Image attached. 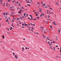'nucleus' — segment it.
<instances>
[{"label":"nucleus","instance_id":"nucleus-63","mask_svg":"<svg viewBox=\"0 0 61 61\" xmlns=\"http://www.w3.org/2000/svg\"><path fill=\"white\" fill-rule=\"evenodd\" d=\"M30 1H31V2H32V1L31 0H30Z\"/></svg>","mask_w":61,"mask_h":61},{"label":"nucleus","instance_id":"nucleus-32","mask_svg":"<svg viewBox=\"0 0 61 61\" xmlns=\"http://www.w3.org/2000/svg\"><path fill=\"white\" fill-rule=\"evenodd\" d=\"M29 3V1L28 0V2L27 3V4H28Z\"/></svg>","mask_w":61,"mask_h":61},{"label":"nucleus","instance_id":"nucleus-9","mask_svg":"<svg viewBox=\"0 0 61 61\" xmlns=\"http://www.w3.org/2000/svg\"><path fill=\"white\" fill-rule=\"evenodd\" d=\"M3 39H4V38H5V36H3Z\"/></svg>","mask_w":61,"mask_h":61},{"label":"nucleus","instance_id":"nucleus-1","mask_svg":"<svg viewBox=\"0 0 61 61\" xmlns=\"http://www.w3.org/2000/svg\"><path fill=\"white\" fill-rule=\"evenodd\" d=\"M43 36L44 38H46V35H43Z\"/></svg>","mask_w":61,"mask_h":61},{"label":"nucleus","instance_id":"nucleus-64","mask_svg":"<svg viewBox=\"0 0 61 61\" xmlns=\"http://www.w3.org/2000/svg\"><path fill=\"white\" fill-rule=\"evenodd\" d=\"M34 20H36V19L35 18L34 19Z\"/></svg>","mask_w":61,"mask_h":61},{"label":"nucleus","instance_id":"nucleus-10","mask_svg":"<svg viewBox=\"0 0 61 61\" xmlns=\"http://www.w3.org/2000/svg\"><path fill=\"white\" fill-rule=\"evenodd\" d=\"M7 20H6V22H8V19H7Z\"/></svg>","mask_w":61,"mask_h":61},{"label":"nucleus","instance_id":"nucleus-16","mask_svg":"<svg viewBox=\"0 0 61 61\" xmlns=\"http://www.w3.org/2000/svg\"><path fill=\"white\" fill-rule=\"evenodd\" d=\"M25 26H27V25L26 24H25Z\"/></svg>","mask_w":61,"mask_h":61},{"label":"nucleus","instance_id":"nucleus-7","mask_svg":"<svg viewBox=\"0 0 61 61\" xmlns=\"http://www.w3.org/2000/svg\"><path fill=\"white\" fill-rule=\"evenodd\" d=\"M31 18L32 19H31V20H32V19H33V18H32V16H31Z\"/></svg>","mask_w":61,"mask_h":61},{"label":"nucleus","instance_id":"nucleus-57","mask_svg":"<svg viewBox=\"0 0 61 61\" xmlns=\"http://www.w3.org/2000/svg\"><path fill=\"white\" fill-rule=\"evenodd\" d=\"M47 38L48 39V38H49L48 37H47Z\"/></svg>","mask_w":61,"mask_h":61},{"label":"nucleus","instance_id":"nucleus-48","mask_svg":"<svg viewBox=\"0 0 61 61\" xmlns=\"http://www.w3.org/2000/svg\"><path fill=\"white\" fill-rule=\"evenodd\" d=\"M13 19H14V20H15V18H13Z\"/></svg>","mask_w":61,"mask_h":61},{"label":"nucleus","instance_id":"nucleus-44","mask_svg":"<svg viewBox=\"0 0 61 61\" xmlns=\"http://www.w3.org/2000/svg\"><path fill=\"white\" fill-rule=\"evenodd\" d=\"M17 56L16 55H15V57H17V56Z\"/></svg>","mask_w":61,"mask_h":61},{"label":"nucleus","instance_id":"nucleus-30","mask_svg":"<svg viewBox=\"0 0 61 61\" xmlns=\"http://www.w3.org/2000/svg\"><path fill=\"white\" fill-rule=\"evenodd\" d=\"M41 3L43 5H44V4H43V1H41Z\"/></svg>","mask_w":61,"mask_h":61},{"label":"nucleus","instance_id":"nucleus-45","mask_svg":"<svg viewBox=\"0 0 61 61\" xmlns=\"http://www.w3.org/2000/svg\"><path fill=\"white\" fill-rule=\"evenodd\" d=\"M37 4H39V3L38 2H37Z\"/></svg>","mask_w":61,"mask_h":61},{"label":"nucleus","instance_id":"nucleus-59","mask_svg":"<svg viewBox=\"0 0 61 61\" xmlns=\"http://www.w3.org/2000/svg\"><path fill=\"white\" fill-rule=\"evenodd\" d=\"M29 31H31V30H30V29H29Z\"/></svg>","mask_w":61,"mask_h":61},{"label":"nucleus","instance_id":"nucleus-39","mask_svg":"<svg viewBox=\"0 0 61 61\" xmlns=\"http://www.w3.org/2000/svg\"><path fill=\"white\" fill-rule=\"evenodd\" d=\"M48 16L49 18H50V16H49V15Z\"/></svg>","mask_w":61,"mask_h":61},{"label":"nucleus","instance_id":"nucleus-60","mask_svg":"<svg viewBox=\"0 0 61 61\" xmlns=\"http://www.w3.org/2000/svg\"><path fill=\"white\" fill-rule=\"evenodd\" d=\"M42 28V29H43L44 28Z\"/></svg>","mask_w":61,"mask_h":61},{"label":"nucleus","instance_id":"nucleus-46","mask_svg":"<svg viewBox=\"0 0 61 61\" xmlns=\"http://www.w3.org/2000/svg\"><path fill=\"white\" fill-rule=\"evenodd\" d=\"M22 17H23L24 18V17H24V16H22Z\"/></svg>","mask_w":61,"mask_h":61},{"label":"nucleus","instance_id":"nucleus-21","mask_svg":"<svg viewBox=\"0 0 61 61\" xmlns=\"http://www.w3.org/2000/svg\"><path fill=\"white\" fill-rule=\"evenodd\" d=\"M17 20H20V19H19V18H17Z\"/></svg>","mask_w":61,"mask_h":61},{"label":"nucleus","instance_id":"nucleus-31","mask_svg":"<svg viewBox=\"0 0 61 61\" xmlns=\"http://www.w3.org/2000/svg\"><path fill=\"white\" fill-rule=\"evenodd\" d=\"M45 5H46V3H45L44 4H43V5H44V6H45Z\"/></svg>","mask_w":61,"mask_h":61},{"label":"nucleus","instance_id":"nucleus-27","mask_svg":"<svg viewBox=\"0 0 61 61\" xmlns=\"http://www.w3.org/2000/svg\"><path fill=\"white\" fill-rule=\"evenodd\" d=\"M32 25H33V26H35V24H33Z\"/></svg>","mask_w":61,"mask_h":61},{"label":"nucleus","instance_id":"nucleus-34","mask_svg":"<svg viewBox=\"0 0 61 61\" xmlns=\"http://www.w3.org/2000/svg\"><path fill=\"white\" fill-rule=\"evenodd\" d=\"M22 25H24V24H23V23H22Z\"/></svg>","mask_w":61,"mask_h":61},{"label":"nucleus","instance_id":"nucleus-38","mask_svg":"<svg viewBox=\"0 0 61 61\" xmlns=\"http://www.w3.org/2000/svg\"><path fill=\"white\" fill-rule=\"evenodd\" d=\"M16 3L17 4H18V3H19L18 2V1Z\"/></svg>","mask_w":61,"mask_h":61},{"label":"nucleus","instance_id":"nucleus-18","mask_svg":"<svg viewBox=\"0 0 61 61\" xmlns=\"http://www.w3.org/2000/svg\"><path fill=\"white\" fill-rule=\"evenodd\" d=\"M27 5H29V6H30V5H29V4H28Z\"/></svg>","mask_w":61,"mask_h":61},{"label":"nucleus","instance_id":"nucleus-54","mask_svg":"<svg viewBox=\"0 0 61 61\" xmlns=\"http://www.w3.org/2000/svg\"><path fill=\"white\" fill-rule=\"evenodd\" d=\"M40 9V10H42V9Z\"/></svg>","mask_w":61,"mask_h":61},{"label":"nucleus","instance_id":"nucleus-11","mask_svg":"<svg viewBox=\"0 0 61 61\" xmlns=\"http://www.w3.org/2000/svg\"><path fill=\"white\" fill-rule=\"evenodd\" d=\"M41 31L42 32H44V31H43V30H41Z\"/></svg>","mask_w":61,"mask_h":61},{"label":"nucleus","instance_id":"nucleus-62","mask_svg":"<svg viewBox=\"0 0 61 61\" xmlns=\"http://www.w3.org/2000/svg\"><path fill=\"white\" fill-rule=\"evenodd\" d=\"M33 12H35V11L34 10L33 11Z\"/></svg>","mask_w":61,"mask_h":61},{"label":"nucleus","instance_id":"nucleus-58","mask_svg":"<svg viewBox=\"0 0 61 61\" xmlns=\"http://www.w3.org/2000/svg\"><path fill=\"white\" fill-rule=\"evenodd\" d=\"M12 22H14V20H12Z\"/></svg>","mask_w":61,"mask_h":61},{"label":"nucleus","instance_id":"nucleus-56","mask_svg":"<svg viewBox=\"0 0 61 61\" xmlns=\"http://www.w3.org/2000/svg\"><path fill=\"white\" fill-rule=\"evenodd\" d=\"M47 14H49V13L48 12H47Z\"/></svg>","mask_w":61,"mask_h":61},{"label":"nucleus","instance_id":"nucleus-26","mask_svg":"<svg viewBox=\"0 0 61 61\" xmlns=\"http://www.w3.org/2000/svg\"><path fill=\"white\" fill-rule=\"evenodd\" d=\"M50 27L51 28H52V26L51 25V26H50Z\"/></svg>","mask_w":61,"mask_h":61},{"label":"nucleus","instance_id":"nucleus-36","mask_svg":"<svg viewBox=\"0 0 61 61\" xmlns=\"http://www.w3.org/2000/svg\"><path fill=\"white\" fill-rule=\"evenodd\" d=\"M28 19H30V20H31L30 18L29 17H28Z\"/></svg>","mask_w":61,"mask_h":61},{"label":"nucleus","instance_id":"nucleus-50","mask_svg":"<svg viewBox=\"0 0 61 61\" xmlns=\"http://www.w3.org/2000/svg\"><path fill=\"white\" fill-rule=\"evenodd\" d=\"M48 11H49V10H47V12H48Z\"/></svg>","mask_w":61,"mask_h":61},{"label":"nucleus","instance_id":"nucleus-14","mask_svg":"<svg viewBox=\"0 0 61 61\" xmlns=\"http://www.w3.org/2000/svg\"><path fill=\"white\" fill-rule=\"evenodd\" d=\"M56 4L57 5H59V4H58V3H56Z\"/></svg>","mask_w":61,"mask_h":61},{"label":"nucleus","instance_id":"nucleus-22","mask_svg":"<svg viewBox=\"0 0 61 61\" xmlns=\"http://www.w3.org/2000/svg\"><path fill=\"white\" fill-rule=\"evenodd\" d=\"M3 15H5V13H3Z\"/></svg>","mask_w":61,"mask_h":61},{"label":"nucleus","instance_id":"nucleus-37","mask_svg":"<svg viewBox=\"0 0 61 61\" xmlns=\"http://www.w3.org/2000/svg\"><path fill=\"white\" fill-rule=\"evenodd\" d=\"M21 7L22 8V9H24V8L23 7V6H22Z\"/></svg>","mask_w":61,"mask_h":61},{"label":"nucleus","instance_id":"nucleus-49","mask_svg":"<svg viewBox=\"0 0 61 61\" xmlns=\"http://www.w3.org/2000/svg\"><path fill=\"white\" fill-rule=\"evenodd\" d=\"M54 50H55V47H54Z\"/></svg>","mask_w":61,"mask_h":61},{"label":"nucleus","instance_id":"nucleus-4","mask_svg":"<svg viewBox=\"0 0 61 61\" xmlns=\"http://www.w3.org/2000/svg\"><path fill=\"white\" fill-rule=\"evenodd\" d=\"M2 1H3V0H0V2H1V3H2Z\"/></svg>","mask_w":61,"mask_h":61},{"label":"nucleus","instance_id":"nucleus-15","mask_svg":"<svg viewBox=\"0 0 61 61\" xmlns=\"http://www.w3.org/2000/svg\"><path fill=\"white\" fill-rule=\"evenodd\" d=\"M17 58H18V57L17 56L16 57H15V59H17Z\"/></svg>","mask_w":61,"mask_h":61},{"label":"nucleus","instance_id":"nucleus-43","mask_svg":"<svg viewBox=\"0 0 61 61\" xmlns=\"http://www.w3.org/2000/svg\"><path fill=\"white\" fill-rule=\"evenodd\" d=\"M49 13L50 14H51V13H50V11H49Z\"/></svg>","mask_w":61,"mask_h":61},{"label":"nucleus","instance_id":"nucleus-28","mask_svg":"<svg viewBox=\"0 0 61 61\" xmlns=\"http://www.w3.org/2000/svg\"><path fill=\"white\" fill-rule=\"evenodd\" d=\"M42 11V10H39V11L40 12H41Z\"/></svg>","mask_w":61,"mask_h":61},{"label":"nucleus","instance_id":"nucleus-3","mask_svg":"<svg viewBox=\"0 0 61 61\" xmlns=\"http://www.w3.org/2000/svg\"><path fill=\"white\" fill-rule=\"evenodd\" d=\"M21 11H22V12H24V10H20V13L21 12Z\"/></svg>","mask_w":61,"mask_h":61},{"label":"nucleus","instance_id":"nucleus-33","mask_svg":"<svg viewBox=\"0 0 61 61\" xmlns=\"http://www.w3.org/2000/svg\"><path fill=\"white\" fill-rule=\"evenodd\" d=\"M46 7H45V8H47V7L45 6Z\"/></svg>","mask_w":61,"mask_h":61},{"label":"nucleus","instance_id":"nucleus-6","mask_svg":"<svg viewBox=\"0 0 61 61\" xmlns=\"http://www.w3.org/2000/svg\"><path fill=\"white\" fill-rule=\"evenodd\" d=\"M42 15H42V14H41L40 15V17H41V16H42Z\"/></svg>","mask_w":61,"mask_h":61},{"label":"nucleus","instance_id":"nucleus-35","mask_svg":"<svg viewBox=\"0 0 61 61\" xmlns=\"http://www.w3.org/2000/svg\"><path fill=\"white\" fill-rule=\"evenodd\" d=\"M13 55H14V56H15V53H13Z\"/></svg>","mask_w":61,"mask_h":61},{"label":"nucleus","instance_id":"nucleus-51","mask_svg":"<svg viewBox=\"0 0 61 61\" xmlns=\"http://www.w3.org/2000/svg\"><path fill=\"white\" fill-rule=\"evenodd\" d=\"M20 24H21V22L20 23Z\"/></svg>","mask_w":61,"mask_h":61},{"label":"nucleus","instance_id":"nucleus-47","mask_svg":"<svg viewBox=\"0 0 61 61\" xmlns=\"http://www.w3.org/2000/svg\"><path fill=\"white\" fill-rule=\"evenodd\" d=\"M36 15L37 16H38V15H37V14H36Z\"/></svg>","mask_w":61,"mask_h":61},{"label":"nucleus","instance_id":"nucleus-13","mask_svg":"<svg viewBox=\"0 0 61 61\" xmlns=\"http://www.w3.org/2000/svg\"><path fill=\"white\" fill-rule=\"evenodd\" d=\"M42 15H45V14H44V13H42Z\"/></svg>","mask_w":61,"mask_h":61},{"label":"nucleus","instance_id":"nucleus-17","mask_svg":"<svg viewBox=\"0 0 61 61\" xmlns=\"http://www.w3.org/2000/svg\"><path fill=\"white\" fill-rule=\"evenodd\" d=\"M8 2H10L11 0H8Z\"/></svg>","mask_w":61,"mask_h":61},{"label":"nucleus","instance_id":"nucleus-8","mask_svg":"<svg viewBox=\"0 0 61 61\" xmlns=\"http://www.w3.org/2000/svg\"><path fill=\"white\" fill-rule=\"evenodd\" d=\"M25 15H26L25 13L24 14V16H25Z\"/></svg>","mask_w":61,"mask_h":61},{"label":"nucleus","instance_id":"nucleus-20","mask_svg":"<svg viewBox=\"0 0 61 61\" xmlns=\"http://www.w3.org/2000/svg\"><path fill=\"white\" fill-rule=\"evenodd\" d=\"M12 2H13V3H14V2H15V0L12 1Z\"/></svg>","mask_w":61,"mask_h":61},{"label":"nucleus","instance_id":"nucleus-53","mask_svg":"<svg viewBox=\"0 0 61 61\" xmlns=\"http://www.w3.org/2000/svg\"><path fill=\"white\" fill-rule=\"evenodd\" d=\"M11 14H13V13L12 12L11 13Z\"/></svg>","mask_w":61,"mask_h":61},{"label":"nucleus","instance_id":"nucleus-24","mask_svg":"<svg viewBox=\"0 0 61 61\" xmlns=\"http://www.w3.org/2000/svg\"><path fill=\"white\" fill-rule=\"evenodd\" d=\"M8 4V3H6V6H8V5H7Z\"/></svg>","mask_w":61,"mask_h":61},{"label":"nucleus","instance_id":"nucleus-55","mask_svg":"<svg viewBox=\"0 0 61 61\" xmlns=\"http://www.w3.org/2000/svg\"><path fill=\"white\" fill-rule=\"evenodd\" d=\"M26 15H27V16H28V14H26Z\"/></svg>","mask_w":61,"mask_h":61},{"label":"nucleus","instance_id":"nucleus-41","mask_svg":"<svg viewBox=\"0 0 61 61\" xmlns=\"http://www.w3.org/2000/svg\"><path fill=\"white\" fill-rule=\"evenodd\" d=\"M24 27H22V28H24Z\"/></svg>","mask_w":61,"mask_h":61},{"label":"nucleus","instance_id":"nucleus-23","mask_svg":"<svg viewBox=\"0 0 61 61\" xmlns=\"http://www.w3.org/2000/svg\"><path fill=\"white\" fill-rule=\"evenodd\" d=\"M37 18H38V19H39V17H37Z\"/></svg>","mask_w":61,"mask_h":61},{"label":"nucleus","instance_id":"nucleus-42","mask_svg":"<svg viewBox=\"0 0 61 61\" xmlns=\"http://www.w3.org/2000/svg\"><path fill=\"white\" fill-rule=\"evenodd\" d=\"M56 46V47H58V46Z\"/></svg>","mask_w":61,"mask_h":61},{"label":"nucleus","instance_id":"nucleus-25","mask_svg":"<svg viewBox=\"0 0 61 61\" xmlns=\"http://www.w3.org/2000/svg\"><path fill=\"white\" fill-rule=\"evenodd\" d=\"M3 6H5V3H4V4L3 5Z\"/></svg>","mask_w":61,"mask_h":61},{"label":"nucleus","instance_id":"nucleus-61","mask_svg":"<svg viewBox=\"0 0 61 61\" xmlns=\"http://www.w3.org/2000/svg\"><path fill=\"white\" fill-rule=\"evenodd\" d=\"M24 49H22V51H23V50H24Z\"/></svg>","mask_w":61,"mask_h":61},{"label":"nucleus","instance_id":"nucleus-12","mask_svg":"<svg viewBox=\"0 0 61 61\" xmlns=\"http://www.w3.org/2000/svg\"><path fill=\"white\" fill-rule=\"evenodd\" d=\"M58 31L59 33V34L60 33V30H58Z\"/></svg>","mask_w":61,"mask_h":61},{"label":"nucleus","instance_id":"nucleus-29","mask_svg":"<svg viewBox=\"0 0 61 61\" xmlns=\"http://www.w3.org/2000/svg\"><path fill=\"white\" fill-rule=\"evenodd\" d=\"M31 28L32 29H34V28H33V27H31Z\"/></svg>","mask_w":61,"mask_h":61},{"label":"nucleus","instance_id":"nucleus-52","mask_svg":"<svg viewBox=\"0 0 61 61\" xmlns=\"http://www.w3.org/2000/svg\"><path fill=\"white\" fill-rule=\"evenodd\" d=\"M50 9H52V8H50Z\"/></svg>","mask_w":61,"mask_h":61},{"label":"nucleus","instance_id":"nucleus-2","mask_svg":"<svg viewBox=\"0 0 61 61\" xmlns=\"http://www.w3.org/2000/svg\"><path fill=\"white\" fill-rule=\"evenodd\" d=\"M55 22L54 21L53 22V24H54V25H56V24H55Z\"/></svg>","mask_w":61,"mask_h":61},{"label":"nucleus","instance_id":"nucleus-5","mask_svg":"<svg viewBox=\"0 0 61 61\" xmlns=\"http://www.w3.org/2000/svg\"><path fill=\"white\" fill-rule=\"evenodd\" d=\"M18 5H20V6H21V4H20V3H19V4Z\"/></svg>","mask_w":61,"mask_h":61},{"label":"nucleus","instance_id":"nucleus-40","mask_svg":"<svg viewBox=\"0 0 61 61\" xmlns=\"http://www.w3.org/2000/svg\"><path fill=\"white\" fill-rule=\"evenodd\" d=\"M25 49H27V47H26L25 48Z\"/></svg>","mask_w":61,"mask_h":61},{"label":"nucleus","instance_id":"nucleus-19","mask_svg":"<svg viewBox=\"0 0 61 61\" xmlns=\"http://www.w3.org/2000/svg\"><path fill=\"white\" fill-rule=\"evenodd\" d=\"M11 29L10 30H12V29H13V28L11 27H10Z\"/></svg>","mask_w":61,"mask_h":61}]
</instances>
